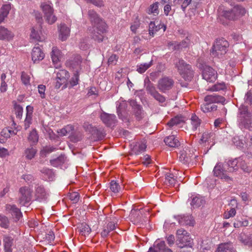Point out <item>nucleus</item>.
Segmentation results:
<instances>
[{
    "label": "nucleus",
    "instance_id": "nucleus-1",
    "mask_svg": "<svg viewBox=\"0 0 252 252\" xmlns=\"http://www.w3.org/2000/svg\"><path fill=\"white\" fill-rule=\"evenodd\" d=\"M247 10L241 4H230V6H224L221 12V16L225 19L235 21L239 20L246 13Z\"/></svg>",
    "mask_w": 252,
    "mask_h": 252
},
{
    "label": "nucleus",
    "instance_id": "nucleus-2",
    "mask_svg": "<svg viewBox=\"0 0 252 252\" xmlns=\"http://www.w3.org/2000/svg\"><path fill=\"white\" fill-rule=\"evenodd\" d=\"M174 64L179 74L186 81H190L193 76L191 66L182 59L177 58Z\"/></svg>",
    "mask_w": 252,
    "mask_h": 252
},
{
    "label": "nucleus",
    "instance_id": "nucleus-3",
    "mask_svg": "<svg viewBox=\"0 0 252 252\" xmlns=\"http://www.w3.org/2000/svg\"><path fill=\"white\" fill-rule=\"evenodd\" d=\"M228 46V42L224 38L217 39L213 46L211 55L213 57L221 58L226 53Z\"/></svg>",
    "mask_w": 252,
    "mask_h": 252
},
{
    "label": "nucleus",
    "instance_id": "nucleus-4",
    "mask_svg": "<svg viewBox=\"0 0 252 252\" xmlns=\"http://www.w3.org/2000/svg\"><path fill=\"white\" fill-rule=\"evenodd\" d=\"M176 239V245L178 247L183 248L185 247H192L190 235L183 228L177 230Z\"/></svg>",
    "mask_w": 252,
    "mask_h": 252
},
{
    "label": "nucleus",
    "instance_id": "nucleus-5",
    "mask_svg": "<svg viewBox=\"0 0 252 252\" xmlns=\"http://www.w3.org/2000/svg\"><path fill=\"white\" fill-rule=\"evenodd\" d=\"M98 26H93L91 36L94 40L100 42L104 39V34L106 32L107 25L105 22H100Z\"/></svg>",
    "mask_w": 252,
    "mask_h": 252
},
{
    "label": "nucleus",
    "instance_id": "nucleus-6",
    "mask_svg": "<svg viewBox=\"0 0 252 252\" xmlns=\"http://www.w3.org/2000/svg\"><path fill=\"white\" fill-rule=\"evenodd\" d=\"M20 194L18 202L21 206H26L31 200L32 189L28 187H23L19 189Z\"/></svg>",
    "mask_w": 252,
    "mask_h": 252
},
{
    "label": "nucleus",
    "instance_id": "nucleus-7",
    "mask_svg": "<svg viewBox=\"0 0 252 252\" xmlns=\"http://www.w3.org/2000/svg\"><path fill=\"white\" fill-rule=\"evenodd\" d=\"M146 90L148 93L151 94L156 100L158 101L159 103H163L165 101V97L160 94L156 90V88L154 86L153 84L152 83L149 79L148 82L146 83V80H145Z\"/></svg>",
    "mask_w": 252,
    "mask_h": 252
},
{
    "label": "nucleus",
    "instance_id": "nucleus-8",
    "mask_svg": "<svg viewBox=\"0 0 252 252\" xmlns=\"http://www.w3.org/2000/svg\"><path fill=\"white\" fill-rule=\"evenodd\" d=\"M49 193L42 185L37 184L34 187V198L36 201L43 202L47 200Z\"/></svg>",
    "mask_w": 252,
    "mask_h": 252
},
{
    "label": "nucleus",
    "instance_id": "nucleus-9",
    "mask_svg": "<svg viewBox=\"0 0 252 252\" xmlns=\"http://www.w3.org/2000/svg\"><path fill=\"white\" fill-rule=\"evenodd\" d=\"M203 78L208 82H214L217 78V72L211 67L205 65L202 73Z\"/></svg>",
    "mask_w": 252,
    "mask_h": 252
},
{
    "label": "nucleus",
    "instance_id": "nucleus-10",
    "mask_svg": "<svg viewBox=\"0 0 252 252\" xmlns=\"http://www.w3.org/2000/svg\"><path fill=\"white\" fill-rule=\"evenodd\" d=\"M174 84V80L168 77H164L160 79L158 81V88L163 93L170 90Z\"/></svg>",
    "mask_w": 252,
    "mask_h": 252
},
{
    "label": "nucleus",
    "instance_id": "nucleus-11",
    "mask_svg": "<svg viewBox=\"0 0 252 252\" xmlns=\"http://www.w3.org/2000/svg\"><path fill=\"white\" fill-rule=\"evenodd\" d=\"M227 171L224 168V164L220 162L217 163L213 169V173L215 176L224 179L226 181H231V179L226 174Z\"/></svg>",
    "mask_w": 252,
    "mask_h": 252
},
{
    "label": "nucleus",
    "instance_id": "nucleus-12",
    "mask_svg": "<svg viewBox=\"0 0 252 252\" xmlns=\"http://www.w3.org/2000/svg\"><path fill=\"white\" fill-rule=\"evenodd\" d=\"M147 252H173V251L166 246L164 241H156L153 247H150Z\"/></svg>",
    "mask_w": 252,
    "mask_h": 252
},
{
    "label": "nucleus",
    "instance_id": "nucleus-13",
    "mask_svg": "<svg viewBox=\"0 0 252 252\" xmlns=\"http://www.w3.org/2000/svg\"><path fill=\"white\" fill-rule=\"evenodd\" d=\"M102 122L107 126H113L117 123L116 116L103 111L100 116Z\"/></svg>",
    "mask_w": 252,
    "mask_h": 252
},
{
    "label": "nucleus",
    "instance_id": "nucleus-14",
    "mask_svg": "<svg viewBox=\"0 0 252 252\" xmlns=\"http://www.w3.org/2000/svg\"><path fill=\"white\" fill-rule=\"evenodd\" d=\"M82 58L79 55H74L71 59L66 62V65L78 71L81 69Z\"/></svg>",
    "mask_w": 252,
    "mask_h": 252
},
{
    "label": "nucleus",
    "instance_id": "nucleus-15",
    "mask_svg": "<svg viewBox=\"0 0 252 252\" xmlns=\"http://www.w3.org/2000/svg\"><path fill=\"white\" fill-rule=\"evenodd\" d=\"M142 209H133L130 213L129 219L134 224L140 223L142 221Z\"/></svg>",
    "mask_w": 252,
    "mask_h": 252
},
{
    "label": "nucleus",
    "instance_id": "nucleus-16",
    "mask_svg": "<svg viewBox=\"0 0 252 252\" xmlns=\"http://www.w3.org/2000/svg\"><path fill=\"white\" fill-rule=\"evenodd\" d=\"M44 58V54L38 46L33 48L32 52V59L34 63H38Z\"/></svg>",
    "mask_w": 252,
    "mask_h": 252
},
{
    "label": "nucleus",
    "instance_id": "nucleus-17",
    "mask_svg": "<svg viewBox=\"0 0 252 252\" xmlns=\"http://www.w3.org/2000/svg\"><path fill=\"white\" fill-rule=\"evenodd\" d=\"M239 126L242 129H248L252 131V123L251 117H239Z\"/></svg>",
    "mask_w": 252,
    "mask_h": 252
},
{
    "label": "nucleus",
    "instance_id": "nucleus-18",
    "mask_svg": "<svg viewBox=\"0 0 252 252\" xmlns=\"http://www.w3.org/2000/svg\"><path fill=\"white\" fill-rule=\"evenodd\" d=\"M205 102H211L212 104L215 103H220L223 104L225 101V99L224 97L218 95L216 94H213L211 95H207L204 97Z\"/></svg>",
    "mask_w": 252,
    "mask_h": 252
},
{
    "label": "nucleus",
    "instance_id": "nucleus-19",
    "mask_svg": "<svg viewBox=\"0 0 252 252\" xmlns=\"http://www.w3.org/2000/svg\"><path fill=\"white\" fill-rule=\"evenodd\" d=\"M5 209L7 211L11 214L18 220L22 217V214L20 210L15 205L6 204Z\"/></svg>",
    "mask_w": 252,
    "mask_h": 252
},
{
    "label": "nucleus",
    "instance_id": "nucleus-20",
    "mask_svg": "<svg viewBox=\"0 0 252 252\" xmlns=\"http://www.w3.org/2000/svg\"><path fill=\"white\" fill-rule=\"evenodd\" d=\"M41 26L40 25H36L32 27L31 30V37L36 41H41L43 40V37L41 34Z\"/></svg>",
    "mask_w": 252,
    "mask_h": 252
},
{
    "label": "nucleus",
    "instance_id": "nucleus-21",
    "mask_svg": "<svg viewBox=\"0 0 252 252\" xmlns=\"http://www.w3.org/2000/svg\"><path fill=\"white\" fill-rule=\"evenodd\" d=\"M238 240L242 244L249 247L252 246V235L248 234L245 231H243L238 236Z\"/></svg>",
    "mask_w": 252,
    "mask_h": 252
},
{
    "label": "nucleus",
    "instance_id": "nucleus-22",
    "mask_svg": "<svg viewBox=\"0 0 252 252\" xmlns=\"http://www.w3.org/2000/svg\"><path fill=\"white\" fill-rule=\"evenodd\" d=\"M238 159L229 160L224 163V168L228 172H233L238 169Z\"/></svg>",
    "mask_w": 252,
    "mask_h": 252
},
{
    "label": "nucleus",
    "instance_id": "nucleus-23",
    "mask_svg": "<svg viewBox=\"0 0 252 252\" xmlns=\"http://www.w3.org/2000/svg\"><path fill=\"white\" fill-rule=\"evenodd\" d=\"M88 16L93 26H98L99 25V23L104 22L93 9L88 11Z\"/></svg>",
    "mask_w": 252,
    "mask_h": 252
},
{
    "label": "nucleus",
    "instance_id": "nucleus-24",
    "mask_svg": "<svg viewBox=\"0 0 252 252\" xmlns=\"http://www.w3.org/2000/svg\"><path fill=\"white\" fill-rule=\"evenodd\" d=\"M147 147L146 143L143 142L135 143L131 148L132 154L139 155L144 151Z\"/></svg>",
    "mask_w": 252,
    "mask_h": 252
},
{
    "label": "nucleus",
    "instance_id": "nucleus-25",
    "mask_svg": "<svg viewBox=\"0 0 252 252\" xmlns=\"http://www.w3.org/2000/svg\"><path fill=\"white\" fill-rule=\"evenodd\" d=\"M165 144L169 147L176 148L180 145V142L174 135L165 137L164 139Z\"/></svg>",
    "mask_w": 252,
    "mask_h": 252
},
{
    "label": "nucleus",
    "instance_id": "nucleus-26",
    "mask_svg": "<svg viewBox=\"0 0 252 252\" xmlns=\"http://www.w3.org/2000/svg\"><path fill=\"white\" fill-rule=\"evenodd\" d=\"M13 37L12 33L7 28L0 26V40H10Z\"/></svg>",
    "mask_w": 252,
    "mask_h": 252
},
{
    "label": "nucleus",
    "instance_id": "nucleus-27",
    "mask_svg": "<svg viewBox=\"0 0 252 252\" xmlns=\"http://www.w3.org/2000/svg\"><path fill=\"white\" fill-rule=\"evenodd\" d=\"M179 223L182 225L193 226L194 223V220L192 217L190 215L180 216Z\"/></svg>",
    "mask_w": 252,
    "mask_h": 252
},
{
    "label": "nucleus",
    "instance_id": "nucleus-28",
    "mask_svg": "<svg viewBox=\"0 0 252 252\" xmlns=\"http://www.w3.org/2000/svg\"><path fill=\"white\" fill-rule=\"evenodd\" d=\"M168 169H166L164 172L165 173V180L164 183L165 185L168 186H175L176 180L175 176L173 174L168 172Z\"/></svg>",
    "mask_w": 252,
    "mask_h": 252
},
{
    "label": "nucleus",
    "instance_id": "nucleus-29",
    "mask_svg": "<svg viewBox=\"0 0 252 252\" xmlns=\"http://www.w3.org/2000/svg\"><path fill=\"white\" fill-rule=\"evenodd\" d=\"M238 159V166L240 168L246 172H250L252 171V167L247 162V157H240Z\"/></svg>",
    "mask_w": 252,
    "mask_h": 252
},
{
    "label": "nucleus",
    "instance_id": "nucleus-30",
    "mask_svg": "<svg viewBox=\"0 0 252 252\" xmlns=\"http://www.w3.org/2000/svg\"><path fill=\"white\" fill-rule=\"evenodd\" d=\"M70 30L64 24H61L60 29L59 37L62 41L65 40L69 36Z\"/></svg>",
    "mask_w": 252,
    "mask_h": 252
},
{
    "label": "nucleus",
    "instance_id": "nucleus-31",
    "mask_svg": "<svg viewBox=\"0 0 252 252\" xmlns=\"http://www.w3.org/2000/svg\"><path fill=\"white\" fill-rule=\"evenodd\" d=\"M234 248L232 243L228 242L220 244L217 248L218 252H229Z\"/></svg>",
    "mask_w": 252,
    "mask_h": 252
},
{
    "label": "nucleus",
    "instance_id": "nucleus-32",
    "mask_svg": "<svg viewBox=\"0 0 252 252\" xmlns=\"http://www.w3.org/2000/svg\"><path fill=\"white\" fill-rule=\"evenodd\" d=\"M214 137V134L209 131H205L203 133L201 138L199 140V143H205L213 142Z\"/></svg>",
    "mask_w": 252,
    "mask_h": 252
},
{
    "label": "nucleus",
    "instance_id": "nucleus-33",
    "mask_svg": "<svg viewBox=\"0 0 252 252\" xmlns=\"http://www.w3.org/2000/svg\"><path fill=\"white\" fill-rule=\"evenodd\" d=\"M11 9L10 4L4 5L0 9V23H2L9 14Z\"/></svg>",
    "mask_w": 252,
    "mask_h": 252
},
{
    "label": "nucleus",
    "instance_id": "nucleus-34",
    "mask_svg": "<svg viewBox=\"0 0 252 252\" xmlns=\"http://www.w3.org/2000/svg\"><path fill=\"white\" fill-rule=\"evenodd\" d=\"M116 224V223L114 221L109 222L106 227H105L102 231L101 232V236L104 238L106 237L110 231L115 229Z\"/></svg>",
    "mask_w": 252,
    "mask_h": 252
},
{
    "label": "nucleus",
    "instance_id": "nucleus-35",
    "mask_svg": "<svg viewBox=\"0 0 252 252\" xmlns=\"http://www.w3.org/2000/svg\"><path fill=\"white\" fill-rule=\"evenodd\" d=\"M205 204V200L202 196H196L191 199L190 205L193 208H198Z\"/></svg>",
    "mask_w": 252,
    "mask_h": 252
},
{
    "label": "nucleus",
    "instance_id": "nucleus-36",
    "mask_svg": "<svg viewBox=\"0 0 252 252\" xmlns=\"http://www.w3.org/2000/svg\"><path fill=\"white\" fill-rule=\"evenodd\" d=\"M217 106L211 102H205V103L201 105V109L204 113L210 112L216 110Z\"/></svg>",
    "mask_w": 252,
    "mask_h": 252
},
{
    "label": "nucleus",
    "instance_id": "nucleus-37",
    "mask_svg": "<svg viewBox=\"0 0 252 252\" xmlns=\"http://www.w3.org/2000/svg\"><path fill=\"white\" fill-rule=\"evenodd\" d=\"M52 61L54 63H58L62 58L61 51L56 47H53L51 53Z\"/></svg>",
    "mask_w": 252,
    "mask_h": 252
},
{
    "label": "nucleus",
    "instance_id": "nucleus-38",
    "mask_svg": "<svg viewBox=\"0 0 252 252\" xmlns=\"http://www.w3.org/2000/svg\"><path fill=\"white\" fill-rule=\"evenodd\" d=\"M13 239L8 236L4 237L3 239L5 252H12L11 247Z\"/></svg>",
    "mask_w": 252,
    "mask_h": 252
},
{
    "label": "nucleus",
    "instance_id": "nucleus-39",
    "mask_svg": "<svg viewBox=\"0 0 252 252\" xmlns=\"http://www.w3.org/2000/svg\"><path fill=\"white\" fill-rule=\"evenodd\" d=\"M51 4L52 3L49 2H43L41 4L40 7L44 13V15L54 13V9Z\"/></svg>",
    "mask_w": 252,
    "mask_h": 252
},
{
    "label": "nucleus",
    "instance_id": "nucleus-40",
    "mask_svg": "<svg viewBox=\"0 0 252 252\" xmlns=\"http://www.w3.org/2000/svg\"><path fill=\"white\" fill-rule=\"evenodd\" d=\"M74 130V126L71 125H68L63 128L57 131V132L60 136H65L67 134L70 133Z\"/></svg>",
    "mask_w": 252,
    "mask_h": 252
},
{
    "label": "nucleus",
    "instance_id": "nucleus-41",
    "mask_svg": "<svg viewBox=\"0 0 252 252\" xmlns=\"http://www.w3.org/2000/svg\"><path fill=\"white\" fill-rule=\"evenodd\" d=\"M69 77L68 71L64 69L60 70L57 72L56 79L66 82Z\"/></svg>",
    "mask_w": 252,
    "mask_h": 252
},
{
    "label": "nucleus",
    "instance_id": "nucleus-42",
    "mask_svg": "<svg viewBox=\"0 0 252 252\" xmlns=\"http://www.w3.org/2000/svg\"><path fill=\"white\" fill-rule=\"evenodd\" d=\"M191 157L190 154L187 153V151L183 150L180 152L179 160L183 163H187L190 162Z\"/></svg>",
    "mask_w": 252,
    "mask_h": 252
},
{
    "label": "nucleus",
    "instance_id": "nucleus-43",
    "mask_svg": "<svg viewBox=\"0 0 252 252\" xmlns=\"http://www.w3.org/2000/svg\"><path fill=\"white\" fill-rule=\"evenodd\" d=\"M184 122V119L181 116H176L171 119L168 123L167 125L172 127L173 126H177Z\"/></svg>",
    "mask_w": 252,
    "mask_h": 252
},
{
    "label": "nucleus",
    "instance_id": "nucleus-44",
    "mask_svg": "<svg viewBox=\"0 0 252 252\" xmlns=\"http://www.w3.org/2000/svg\"><path fill=\"white\" fill-rule=\"evenodd\" d=\"M79 72L75 71L73 76L71 78L70 80L68 83V87L72 88L78 84L79 80Z\"/></svg>",
    "mask_w": 252,
    "mask_h": 252
},
{
    "label": "nucleus",
    "instance_id": "nucleus-45",
    "mask_svg": "<svg viewBox=\"0 0 252 252\" xmlns=\"http://www.w3.org/2000/svg\"><path fill=\"white\" fill-rule=\"evenodd\" d=\"M36 153V150L32 147L26 149L25 151L26 158L30 160L32 159L34 157Z\"/></svg>",
    "mask_w": 252,
    "mask_h": 252
},
{
    "label": "nucleus",
    "instance_id": "nucleus-46",
    "mask_svg": "<svg viewBox=\"0 0 252 252\" xmlns=\"http://www.w3.org/2000/svg\"><path fill=\"white\" fill-rule=\"evenodd\" d=\"M153 61L149 63H144L137 66V71L140 73H143L146 71L152 65Z\"/></svg>",
    "mask_w": 252,
    "mask_h": 252
},
{
    "label": "nucleus",
    "instance_id": "nucleus-47",
    "mask_svg": "<svg viewBox=\"0 0 252 252\" xmlns=\"http://www.w3.org/2000/svg\"><path fill=\"white\" fill-rule=\"evenodd\" d=\"M69 138L71 141L75 143L80 141L82 138V135L80 132H74L72 131L70 133Z\"/></svg>",
    "mask_w": 252,
    "mask_h": 252
},
{
    "label": "nucleus",
    "instance_id": "nucleus-48",
    "mask_svg": "<svg viewBox=\"0 0 252 252\" xmlns=\"http://www.w3.org/2000/svg\"><path fill=\"white\" fill-rule=\"evenodd\" d=\"M158 2H156L154 3L151 4L148 9V13L149 14H153L154 15H157L159 13V10L158 9Z\"/></svg>",
    "mask_w": 252,
    "mask_h": 252
},
{
    "label": "nucleus",
    "instance_id": "nucleus-49",
    "mask_svg": "<svg viewBox=\"0 0 252 252\" xmlns=\"http://www.w3.org/2000/svg\"><path fill=\"white\" fill-rule=\"evenodd\" d=\"M191 124L192 126V129L194 130H196L197 128L201 124V120L195 115H192L191 118Z\"/></svg>",
    "mask_w": 252,
    "mask_h": 252
},
{
    "label": "nucleus",
    "instance_id": "nucleus-50",
    "mask_svg": "<svg viewBox=\"0 0 252 252\" xmlns=\"http://www.w3.org/2000/svg\"><path fill=\"white\" fill-rule=\"evenodd\" d=\"M9 226V221L7 217L0 215V226L7 229Z\"/></svg>",
    "mask_w": 252,
    "mask_h": 252
},
{
    "label": "nucleus",
    "instance_id": "nucleus-51",
    "mask_svg": "<svg viewBox=\"0 0 252 252\" xmlns=\"http://www.w3.org/2000/svg\"><path fill=\"white\" fill-rule=\"evenodd\" d=\"M240 117H245L246 118L251 117L252 115V113L248 111L247 106L242 105L239 109Z\"/></svg>",
    "mask_w": 252,
    "mask_h": 252
},
{
    "label": "nucleus",
    "instance_id": "nucleus-52",
    "mask_svg": "<svg viewBox=\"0 0 252 252\" xmlns=\"http://www.w3.org/2000/svg\"><path fill=\"white\" fill-rule=\"evenodd\" d=\"M28 140L32 144H35L38 140V136L36 131L35 129L32 130L30 133L28 137Z\"/></svg>",
    "mask_w": 252,
    "mask_h": 252
},
{
    "label": "nucleus",
    "instance_id": "nucleus-53",
    "mask_svg": "<svg viewBox=\"0 0 252 252\" xmlns=\"http://www.w3.org/2000/svg\"><path fill=\"white\" fill-rule=\"evenodd\" d=\"M93 134L95 136L98 140H102L105 135L104 130L101 128H96L93 130Z\"/></svg>",
    "mask_w": 252,
    "mask_h": 252
},
{
    "label": "nucleus",
    "instance_id": "nucleus-54",
    "mask_svg": "<svg viewBox=\"0 0 252 252\" xmlns=\"http://www.w3.org/2000/svg\"><path fill=\"white\" fill-rule=\"evenodd\" d=\"M189 42L190 39L188 37H187L180 42H177V45L178 48V50L188 47L189 44Z\"/></svg>",
    "mask_w": 252,
    "mask_h": 252
},
{
    "label": "nucleus",
    "instance_id": "nucleus-55",
    "mask_svg": "<svg viewBox=\"0 0 252 252\" xmlns=\"http://www.w3.org/2000/svg\"><path fill=\"white\" fill-rule=\"evenodd\" d=\"M110 189L114 193H117L120 190L121 188L119 183L113 180L110 183Z\"/></svg>",
    "mask_w": 252,
    "mask_h": 252
},
{
    "label": "nucleus",
    "instance_id": "nucleus-56",
    "mask_svg": "<svg viewBox=\"0 0 252 252\" xmlns=\"http://www.w3.org/2000/svg\"><path fill=\"white\" fill-rule=\"evenodd\" d=\"M68 196L69 199L73 203H77L80 198L79 194L77 192H70L68 193Z\"/></svg>",
    "mask_w": 252,
    "mask_h": 252
},
{
    "label": "nucleus",
    "instance_id": "nucleus-57",
    "mask_svg": "<svg viewBox=\"0 0 252 252\" xmlns=\"http://www.w3.org/2000/svg\"><path fill=\"white\" fill-rule=\"evenodd\" d=\"M225 89V85L224 83H220L215 84L212 87L207 89L208 91H219L220 90H223Z\"/></svg>",
    "mask_w": 252,
    "mask_h": 252
},
{
    "label": "nucleus",
    "instance_id": "nucleus-58",
    "mask_svg": "<svg viewBox=\"0 0 252 252\" xmlns=\"http://www.w3.org/2000/svg\"><path fill=\"white\" fill-rule=\"evenodd\" d=\"M80 231L82 235L86 236L90 233L91 229L88 225L85 224L82 225L80 227Z\"/></svg>",
    "mask_w": 252,
    "mask_h": 252
},
{
    "label": "nucleus",
    "instance_id": "nucleus-59",
    "mask_svg": "<svg viewBox=\"0 0 252 252\" xmlns=\"http://www.w3.org/2000/svg\"><path fill=\"white\" fill-rule=\"evenodd\" d=\"M46 21L49 24H53L57 21V17L54 15V13H50L45 15Z\"/></svg>",
    "mask_w": 252,
    "mask_h": 252
},
{
    "label": "nucleus",
    "instance_id": "nucleus-60",
    "mask_svg": "<svg viewBox=\"0 0 252 252\" xmlns=\"http://www.w3.org/2000/svg\"><path fill=\"white\" fill-rule=\"evenodd\" d=\"M21 80L24 85H30V77L25 72H22L21 73Z\"/></svg>",
    "mask_w": 252,
    "mask_h": 252
},
{
    "label": "nucleus",
    "instance_id": "nucleus-61",
    "mask_svg": "<svg viewBox=\"0 0 252 252\" xmlns=\"http://www.w3.org/2000/svg\"><path fill=\"white\" fill-rule=\"evenodd\" d=\"M14 109L16 117L20 119L22 116L23 108L20 105H15Z\"/></svg>",
    "mask_w": 252,
    "mask_h": 252
},
{
    "label": "nucleus",
    "instance_id": "nucleus-62",
    "mask_svg": "<svg viewBox=\"0 0 252 252\" xmlns=\"http://www.w3.org/2000/svg\"><path fill=\"white\" fill-rule=\"evenodd\" d=\"M142 107H140L134 110L135 117L138 120H140L143 117L144 113L142 110Z\"/></svg>",
    "mask_w": 252,
    "mask_h": 252
},
{
    "label": "nucleus",
    "instance_id": "nucleus-63",
    "mask_svg": "<svg viewBox=\"0 0 252 252\" xmlns=\"http://www.w3.org/2000/svg\"><path fill=\"white\" fill-rule=\"evenodd\" d=\"M232 141L234 144L239 148H242L244 146L242 141L238 137H234L233 138Z\"/></svg>",
    "mask_w": 252,
    "mask_h": 252
},
{
    "label": "nucleus",
    "instance_id": "nucleus-64",
    "mask_svg": "<svg viewBox=\"0 0 252 252\" xmlns=\"http://www.w3.org/2000/svg\"><path fill=\"white\" fill-rule=\"evenodd\" d=\"M63 162L64 157L62 156L59 157L56 159L50 160V163L54 166H55L56 165V163L61 164L62 163H63Z\"/></svg>",
    "mask_w": 252,
    "mask_h": 252
}]
</instances>
